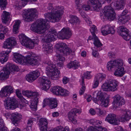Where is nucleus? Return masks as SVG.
<instances>
[{
    "label": "nucleus",
    "mask_w": 131,
    "mask_h": 131,
    "mask_svg": "<svg viewBox=\"0 0 131 131\" xmlns=\"http://www.w3.org/2000/svg\"><path fill=\"white\" fill-rule=\"evenodd\" d=\"M57 57L59 61H61L62 62L64 61L65 60L64 58L61 56L60 55L59 56H57Z\"/></svg>",
    "instance_id": "obj_52"
},
{
    "label": "nucleus",
    "mask_w": 131,
    "mask_h": 131,
    "mask_svg": "<svg viewBox=\"0 0 131 131\" xmlns=\"http://www.w3.org/2000/svg\"><path fill=\"white\" fill-rule=\"evenodd\" d=\"M52 100L49 106L50 108L51 109H53L56 108L57 106V103L55 99H52Z\"/></svg>",
    "instance_id": "obj_37"
},
{
    "label": "nucleus",
    "mask_w": 131,
    "mask_h": 131,
    "mask_svg": "<svg viewBox=\"0 0 131 131\" xmlns=\"http://www.w3.org/2000/svg\"><path fill=\"white\" fill-rule=\"evenodd\" d=\"M33 119L32 118H30L28 120L27 122V128H28V127H29L31 129V126L33 123Z\"/></svg>",
    "instance_id": "obj_47"
},
{
    "label": "nucleus",
    "mask_w": 131,
    "mask_h": 131,
    "mask_svg": "<svg viewBox=\"0 0 131 131\" xmlns=\"http://www.w3.org/2000/svg\"><path fill=\"white\" fill-rule=\"evenodd\" d=\"M62 81L63 83L66 84L69 81V79L66 77H64L63 78Z\"/></svg>",
    "instance_id": "obj_54"
},
{
    "label": "nucleus",
    "mask_w": 131,
    "mask_h": 131,
    "mask_svg": "<svg viewBox=\"0 0 131 131\" xmlns=\"http://www.w3.org/2000/svg\"><path fill=\"white\" fill-rule=\"evenodd\" d=\"M128 12V11L127 10L125 9L123 10L122 13L121 14V16H124Z\"/></svg>",
    "instance_id": "obj_62"
},
{
    "label": "nucleus",
    "mask_w": 131,
    "mask_h": 131,
    "mask_svg": "<svg viewBox=\"0 0 131 131\" xmlns=\"http://www.w3.org/2000/svg\"><path fill=\"white\" fill-rule=\"evenodd\" d=\"M120 34L123 38L126 40H129L130 39L131 36L129 34V31L126 28L123 26H121L119 27Z\"/></svg>",
    "instance_id": "obj_20"
},
{
    "label": "nucleus",
    "mask_w": 131,
    "mask_h": 131,
    "mask_svg": "<svg viewBox=\"0 0 131 131\" xmlns=\"http://www.w3.org/2000/svg\"><path fill=\"white\" fill-rule=\"evenodd\" d=\"M13 59L16 62L21 64H29L32 66L38 64L39 57L34 54H30L24 57L19 53H14L13 54Z\"/></svg>",
    "instance_id": "obj_3"
},
{
    "label": "nucleus",
    "mask_w": 131,
    "mask_h": 131,
    "mask_svg": "<svg viewBox=\"0 0 131 131\" xmlns=\"http://www.w3.org/2000/svg\"><path fill=\"white\" fill-rule=\"evenodd\" d=\"M37 12V10L35 9H28L25 15L23 16L24 20L28 22L33 21L35 18L36 17V14Z\"/></svg>",
    "instance_id": "obj_15"
},
{
    "label": "nucleus",
    "mask_w": 131,
    "mask_h": 131,
    "mask_svg": "<svg viewBox=\"0 0 131 131\" xmlns=\"http://www.w3.org/2000/svg\"><path fill=\"white\" fill-rule=\"evenodd\" d=\"M90 113L92 115H94L96 113L95 111L93 108H91L89 110Z\"/></svg>",
    "instance_id": "obj_61"
},
{
    "label": "nucleus",
    "mask_w": 131,
    "mask_h": 131,
    "mask_svg": "<svg viewBox=\"0 0 131 131\" xmlns=\"http://www.w3.org/2000/svg\"><path fill=\"white\" fill-rule=\"evenodd\" d=\"M72 35L71 30L69 28H63L61 31L59 32L58 37L59 39H67Z\"/></svg>",
    "instance_id": "obj_17"
},
{
    "label": "nucleus",
    "mask_w": 131,
    "mask_h": 131,
    "mask_svg": "<svg viewBox=\"0 0 131 131\" xmlns=\"http://www.w3.org/2000/svg\"><path fill=\"white\" fill-rule=\"evenodd\" d=\"M30 92V91H29L28 90H23L22 91V93L24 95L26 96L27 95V94H28V93L29 92Z\"/></svg>",
    "instance_id": "obj_60"
},
{
    "label": "nucleus",
    "mask_w": 131,
    "mask_h": 131,
    "mask_svg": "<svg viewBox=\"0 0 131 131\" xmlns=\"http://www.w3.org/2000/svg\"><path fill=\"white\" fill-rule=\"evenodd\" d=\"M52 99L51 98L45 99L43 101V107H44L45 106L47 105H49L51 102V101H52Z\"/></svg>",
    "instance_id": "obj_43"
},
{
    "label": "nucleus",
    "mask_w": 131,
    "mask_h": 131,
    "mask_svg": "<svg viewBox=\"0 0 131 131\" xmlns=\"http://www.w3.org/2000/svg\"><path fill=\"white\" fill-rule=\"evenodd\" d=\"M60 95L63 96H66L68 95L69 94V92L67 90L64 89L61 87L60 90Z\"/></svg>",
    "instance_id": "obj_41"
},
{
    "label": "nucleus",
    "mask_w": 131,
    "mask_h": 131,
    "mask_svg": "<svg viewBox=\"0 0 131 131\" xmlns=\"http://www.w3.org/2000/svg\"><path fill=\"white\" fill-rule=\"evenodd\" d=\"M91 3L93 5L94 9L96 11H97L98 9L100 8L101 3L98 0H89Z\"/></svg>",
    "instance_id": "obj_28"
},
{
    "label": "nucleus",
    "mask_w": 131,
    "mask_h": 131,
    "mask_svg": "<svg viewBox=\"0 0 131 131\" xmlns=\"http://www.w3.org/2000/svg\"><path fill=\"white\" fill-rule=\"evenodd\" d=\"M50 82L49 81L48 82H46L44 85H42L40 86L41 87L42 90H44L45 91L48 89L50 87Z\"/></svg>",
    "instance_id": "obj_40"
},
{
    "label": "nucleus",
    "mask_w": 131,
    "mask_h": 131,
    "mask_svg": "<svg viewBox=\"0 0 131 131\" xmlns=\"http://www.w3.org/2000/svg\"><path fill=\"white\" fill-rule=\"evenodd\" d=\"M4 125V124L3 122V119L0 117V127H3Z\"/></svg>",
    "instance_id": "obj_56"
},
{
    "label": "nucleus",
    "mask_w": 131,
    "mask_h": 131,
    "mask_svg": "<svg viewBox=\"0 0 131 131\" xmlns=\"http://www.w3.org/2000/svg\"><path fill=\"white\" fill-rule=\"evenodd\" d=\"M57 50L63 55L66 56L72 52L70 49L68 48L67 45L63 42L58 43L56 45Z\"/></svg>",
    "instance_id": "obj_11"
},
{
    "label": "nucleus",
    "mask_w": 131,
    "mask_h": 131,
    "mask_svg": "<svg viewBox=\"0 0 131 131\" xmlns=\"http://www.w3.org/2000/svg\"><path fill=\"white\" fill-rule=\"evenodd\" d=\"M21 23V21L19 20H17L15 23L13 29V31L15 34L18 32V27Z\"/></svg>",
    "instance_id": "obj_36"
},
{
    "label": "nucleus",
    "mask_w": 131,
    "mask_h": 131,
    "mask_svg": "<svg viewBox=\"0 0 131 131\" xmlns=\"http://www.w3.org/2000/svg\"><path fill=\"white\" fill-rule=\"evenodd\" d=\"M82 87L79 91V94L81 95L83 94L84 92L85 89V86H84V80L83 77L82 78Z\"/></svg>",
    "instance_id": "obj_39"
},
{
    "label": "nucleus",
    "mask_w": 131,
    "mask_h": 131,
    "mask_svg": "<svg viewBox=\"0 0 131 131\" xmlns=\"http://www.w3.org/2000/svg\"><path fill=\"white\" fill-rule=\"evenodd\" d=\"M39 82L40 83V86L42 85H44L46 83H47L50 81L49 80L45 77H40L38 78Z\"/></svg>",
    "instance_id": "obj_35"
},
{
    "label": "nucleus",
    "mask_w": 131,
    "mask_h": 131,
    "mask_svg": "<svg viewBox=\"0 0 131 131\" xmlns=\"http://www.w3.org/2000/svg\"><path fill=\"white\" fill-rule=\"evenodd\" d=\"M10 14L5 11H4L2 14V21L6 24L9 20Z\"/></svg>",
    "instance_id": "obj_27"
},
{
    "label": "nucleus",
    "mask_w": 131,
    "mask_h": 131,
    "mask_svg": "<svg viewBox=\"0 0 131 131\" xmlns=\"http://www.w3.org/2000/svg\"><path fill=\"white\" fill-rule=\"evenodd\" d=\"M39 124L41 131H47L48 122L47 120L44 118H41L39 120ZM61 126L52 129L49 131H61Z\"/></svg>",
    "instance_id": "obj_13"
},
{
    "label": "nucleus",
    "mask_w": 131,
    "mask_h": 131,
    "mask_svg": "<svg viewBox=\"0 0 131 131\" xmlns=\"http://www.w3.org/2000/svg\"><path fill=\"white\" fill-rule=\"evenodd\" d=\"M15 99L13 97H7L4 101V104L6 108L8 110H13L16 107L15 106L16 104Z\"/></svg>",
    "instance_id": "obj_16"
},
{
    "label": "nucleus",
    "mask_w": 131,
    "mask_h": 131,
    "mask_svg": "<svg viewBox=\"0 0 131 131\" xmlns=\"http://www.w3.org/2000/svg\"><path fill=\"white\" fill-rule=\"evenodd\" d=\"M62 7H58L57 10L52 13H48L45 14L46 19H39L32 24L30 29L33 31L39 33H43L47 28H49V22L47 19H49L51 22H57L61 18V15L63 12Z\"/></svg>",
    "instance_id": "obj_1"
},
{
    "label": "nucleus",
    "mask_w": 131,
    "mask_h": 131,
    "mask_svg": "<svg viewBox=\"0 0 131 131\" xmlns=\"http://www.w3.org/2000/svg\"><path fill=\"white\" fill-rule=\"evenodd\" d=\"M39 96V94L37 92H32L30 91L29 92L26 96L28 97L31 99H34L31 102L30 107L31 108H32L34 111L36 110L37 104L38 102V97Z\"/></svg>",
    "instance_id": "obj_12"
},
{
    "label": "nucleus",
    "mask_w": 131,
    "mask_h": 131,
    "mask_svg": "<svg viewBox=\"0 0 131 131\" xmlns=\"http://www.w3.org/2000/svg\"><path fill=\"white\" fill-rule=\"evenodd\" d=\"M117 129L118 131H126V129L124 130L123 128L121 126H118L117 127Z\"/></svg>",
    "instance_id": "obj_64"
},
{
    "label": "nucleus",
    "mask_w": 131,
    "mask_h": 131,
    "mask_svg": "<svg viewBox=\"0 0 131 131\" xmlns=\"http://www.w3.org/2000/svg\"><path fill=\"white\" fill-rule=\"evenodd\" d=\"M90 30L92 35V36H89V39L90 40L92 39H94L93 43L97 48L100 47L102 46V44L100 42L97 37L95 34V33H96L97 32L96 28L95 26L93 25L91 29Z\"/></svg>",
    "instance_id": "obj_14"
},
{
    "label": "nucleus",
    "mask_w": 131,
    "mask_h": 131,
    "mask_svg": "<svg viewBox=\"0 0 131 131\" xmlns=\"http://www.w3.org/2000/svg\"><path fill=\"white\" fill-rule=\"evenodd\" d=\"M46 64L47 65L46 68V73L47 75L50 77L52 80H57L60 76L59 71L51 61L46 62Z\"/></svg>",
    "instance_id": "obj_7"
},
{
    "label": "nucleus",
    "mask_w": 131,
    "mask_h": 131,
    "mask_svg": "<svg viewBox=\"0 0 131 131\" xmlns=\"http://www.w3.org/2000/svg\"><path fill=\"white\" fill-rule=\"evenodd\" d=\"M5 70H7L9 72V74L10 73V71H11L18 70V67L17 66H16L14 64L10 63H8L6 65V67L3 68Z\"/></svg>",
    "instance_id": "obj_26"
},
{
    "label": "nucleus",
    "mask_w": 131,
    "mask_h": 131,
    "mask_svg": "<svg viewBox=\"0 0 131 131\" xmlns=\"http://www.w3.org/2000/svg\"><path fill=\"white\" fill-rule=\"evenodd\" d=\"M4 33H5L7 32L8 31V29L6 27H3L1 30Z\"/></svg>",
    "instance_id": "obj_55"
},
{
    "label": "nucleus",
    "mask_w": 131,
    "mask_h": 131,
    "mask_svg": "<svg viewBox=\"0 0 131 131\" xmlns=\"http://www.w3.org/2000/svg\"><path fill=\"white\" fill-rule=\"evenodd\" d=\"M44 34V38L42 39V41L44 43L42 50L48 53L51 52L53 49L52 45L50 42L55 39V36L57 34L56 30L53 29L45 31Z\"/></svg>",
    "instance_id": "obj_4"
},
{
    "label": "nucleus",
    "mask_w": 131,
    "mask_h": 131,
    "mask_svg": "<svg viewBox=\"0 0 131 131\" xmlns=\"http://www.w3.org/2000/svg\"><path fill=\"white\" fill-rule=\"evenodd\" d=\"M84 76H82V77H83L84 79V78L88 79H89L90 78V72H86L84 74Z\"/></svg>",
    "instance_id": "obj_48"
},
{
    "label": "nucleus",
    "mask_w": 131,
    "mask_h": 131,
    "mask_svg": "<svg viewBox=\"0 0 131 131\" xmlns=\"http://www.w3.org/2000/svg\"><path fill=\"white\" fill-rule=\"evenodd\" d=\"M82 7L83 9L85 11L88 10L90 8V6L88 5H83L82 6Z\"/></svg>",
    "instance_id": "obj_49"
},
{
    "label": "nucleus",
    "mask_w": 131,
    "mask_h": 131,
    "mask_svg": "<svg viewBox=\"0 0 131 131\" xmlns=\"http://www.w3.org/2000/svg\"><path fill=\"white\" fill-rule=\"evenodd\" d=\"M16 44L15 38L9 37L6 39L3 44V47L9 49L7 51H3L0 53V61L3 63L6 61L8 59V54L11 52V49L13 46Z\"/></svg>",
    "instance_id": "obj_6"
},
{
    "label": "nucleus",
    "mask_w": 131,
    "mask_h": 131,
    "mask_svg": "<svg viewBox=\"0 0 131 131\" xmlns=\"http://www.w3.org/2000/svg\"><path fill=\"white\" fill-rule=\"evenodd\" d=\"M93 95V101L95 103L98 104V102L100 101L102 106L105 107L107 106L108 100L105 99L104 94L101 91L94 92Z\"/></svg>",
    "instance_id": "obj_8"
},
{
    "label": "nucleus",
    "mask_w": 131,
    "mask_h": 131,
    "mask_svg": "<svg viewBox=\"0 0 131 131\" xmlns=\"http://www.w3.org/2000/svg\"><path fill=\"white\" fill-rule=\"evenodd\" d=\"M131 116V113L129 111H125L124 112V115L121 117V121H123L124 120L126 121H129L130 119Z\"/></svg>",
    "instance_id": "obj_30"
},
{
    "label": "nucleus",
    "mask_w": 131,
    "mask_h": 131,
    "mask_svg": "<svg viewBox=\"0 0 131 131\" xmlns=\"http://www.w3.org/2000/svg\"><path fill=\"white\" fill-rule=\"evenodd\" d=\"M21 3L22 4L21 5L23 6H24L27 4V3L28 2H31L32 1L35 2L37 1V0H21Z\"/></svg>",
    "instance_id": "obj_45"
},
{
    "label": "nucleus",
    "mask_w": 131,
    "mask_h": 131,
    "mask_svg": "<svg viewBox=\"0 0 131 131\" xmlns=\"http://www.w3.org/2000/svg\"><path fill=\"white\" fill-rule=\"evenodd\" d=\"M79 64L78 62L76 60L71 62L67 65V67L69 68H74V69H76L79 67Z\"/></svg>",
    "instance_id": "obj_34"
},
{
    "label": "nucleus",
    "mask_w": 131,
    "mask_h": 131,
    "mask_svg": "<svg viewBox=\"0 0 131 131\" xmlns=\"http://www.w3.org/2000/svg\"><path fill=\"white\" fill-rule=\"evenodd\" d=\"M58 7H61L59 6H56L54 7L52 4H51L50 3L49 4L47 9H48V10H49V11H51V13H52L53 12L57 10Z\"/></svg>",
    "instance_id": "obj_38"
},
{
    "label": "nucleus",
    "mask_w": 131,
    "mask_h": 131,
    "mask_svg": "<svg viewBox=\"0 0 131 131\" xmlns=\"http://www.w3.org/2000/svg\"><path fill=\"white\" fill-rule=\"evenodd\" d=\"M124 20V22L126 23L130 19V17L129 15H127L123 16Z\"/></svg>",
    "instance_id": "obj_51"
},
{
    "label": "nucleus",
    "mask_w": 131,
    "mask_h": 131,
    "mask_svg": "<svg viewBox=\"0 0 131 131\" xmlns=\"http://www.w3.org/2000/svg\"><path fill=\"white\" fill-rule=\"evenodd\" d=\"M97 129L93 127L90 126L88 128V131H107L106 129L105 128H102L101 126H96Z\"/></svg>",
    "instance_id": "obj_31"
},
{
    "label": "nucleus",
    "mask_w": 131,
    "mask_h": 131,
    "mask_svg": "<svg viewBox=\"0 0 131 131\" xmlns=\"http://www.w3.org/2000/svg\"><path fill=\"white\" fill-rule=\"evenodd\" d=\"M125 103V101L124 98L122 97L121 99L118 101L116 104L119 106H121L122 105H124Z\"/></svg>",
    "instance_id": "obj_46"
},
{
    "label": "nucleus",
    "mask_w": 131,
    "mask_h": 131,
    "mask_svg": "<svg viewBox=\"0 0 131 131\" xmlns=\"http://www.w3.org/2000/svg\"><path fill=\"white\" fill-rule=\"evenodd\" d=\"M117 82L115 80H110L102 86V89L105 91H114L117 90Z\"/></svg>",
    "instance_id": "obj_10"
},
{
    "label": "nucleus",
    "mask_w": 131,
    "mask_h": 131,
    "mask_svg": "<svg viewBox=\"0 0 131 131\" xmlns=\"http://www.w3.org/2000/svg\"><path fill=\"white\" fill-rule=\"evenodd\" d=\"M108 56L110 58L112 59V58H115V54L113 52H109L108 54Z\"/></svg>",
    "instance_id": "obj_53"
},
{
    "label": "nucleus",
    "mask_w": 131,
    "mask_h": 131,
    "mask_svg": "<svg viewBox=\"0 0 131 131\" xmlns=\"http://www.w3.org/2000/svg\"><path fill=\"white\" fill-rule=\"evenodd\" d=\"M9 72L7 70H5L3 68L2 72L0 74V80L3 81L6 80L9 77Z\"/></svg>",
    "instance_id": "obj_29"
},
{
    "label": "nucleus",
    "mask_w": 131,
    "mask_h": 131,
    "mask_svg": "<svg viewBox=\"0 0 131 131\" xmlns=\"http://www.w3.org/2000/svg\"><path fill=\"white\" fill-rule=\"evenodd\" d=\"M16 93L17 96L18 97V98H20L21 97V94L19 91L18 90H17L16 91Z\"/></svg>",
    "instance_id": "obj_63"
},
{
    "label": "nucleus",
    "mask_w": 131,
    "mask_h": 131,
    "mask_svg": "<svg viewBox=\"0 0 131 131\" xmlns=\"http://www.w3.org/2000/svg\"><path fill=\"white\" fill-rule=\"evenodd\" d=\"M70 23L71 24L74 25L75 24H79L80 21L78 18L76 16H71V18L69 21Z\"/></svg>",
    "instance_id": "obj_33"
},
{
    "label": "nucleus",
    "mask_w": 131,
    "mask_h": 131,
    "mask_svg": "<svg viewBox=\"0 0 131 131\" xmlns=\"http://www.w3.org/2000/svg\"><path fill=\"white\" fill-rule=\"evenodd\" d=\"M125 0H117V1L112 3L111 6H105L103 10L104 17L100 15L101 17L104 19H107L110 20H113L116 18V14L112 7L113 6L116 9L119 10L123 8Z\"/></svg>",
    "instance_id": "obj_2"
},
{
    "label": "nucleus",
    "mask_w": 131,
    "mask_h": 131,
    "mask_svg": "<svg viewBox=\"0 0 131 131\" xmlns=\"http://www.w3.org/2000/svg\"><path fill=\"white\" fill-rule=\"evenodd\" d=\"M75 3L76 5H77V6L78 7L80 6L81 2H82V0H75Z\"/></svg>",
    "instance_id": "obj_57"
},
{
    "label": "nucleus",
    "mask_w": 131,
    "mask_h": 131,
    "mask_svg": "<svg viewBox=\"0 0 131 131\" xmlns=\"http://www.w3.org/2000/svg\"><path fill=\"white\" fill-rule=\"evenodd\" d=\"M93 52L92 54L95 57H96L97 56V52L96 50H95L94 49H92Z\"/></svg>",
    "instance_id": "obj_59"
},
{
    "label": "nucleus",
    "mask_w": 131,
    "mask_h": 131,
    "mask_svg": "<svg viewBox=\"0 0 131 131\" xmlns=\"http://www.w3.org/2000/svg\"><path fill=\"white\" fill-rule=\"evenodd\" d=\"M122 97L118 94L116 95L113 97L114 102V104H116L118 101L121 99Z\"/></svg>",
    "instance_id": "obj_44"
},
{
    "label": "nucleus",
    "mask_w": 131,
    "mask_h": 131,
    "mask_svg": "<svg viewBox=\"0 0 131 131\" xmlns=\"http://www.w3.org/2000/svg\"><path fill=\"white\" fill-rule=\"evenodd\" d=\"M13 92V89L10 85L6 86L3 88L0 91V96L4 98L9 96Z\"/></svg>",
    "instance_id": "obj_18"
},
{
    "label": "nucleus",
    "mask_w": 131,
    "mask_h": 131,
    "mask_svg": "<svg viewBox=\"0 0 131 131\" xmlns=\"http://www.w3.org/2000/svg\"><path fill=\"white\" fill-rule=\"evenodd\" d=\"M13 123L15 126L17 125L18 121L21 118V116L17 113H13L11 117Z\"/></svg>",
    "instance_id": "obj_24"
},
{
    "label": "nucleus",
    "mask_w": 131,
    "mask_h": 131,
    "mask_svg": "<svg viewBox=\"0 0 131 131\" xmlns=\"http://www.w3.org/2000/svg\"><path fill=\"white\" fill-rule=\"evenodd\" d=\"M19 38L20 42L23 46L30 49L33 48L35 44H37L38 42V41L37 40L36 42H34L24 34L19 35Z\"/></svg>",
    "instance_id": "obj_9"
},
{
    "label": "nucleus",
    "mask_w": 131,
    "mask_h": 131,
    "mask_svg": "<svg viewBox=\"0 0 131 131\" xmlns=\"http://www.w3.org/2000/svg\"><path fill=\"white\" fill-rule=\"evenodd\" d=\"M105 77V75H102L101 74L96 75L95 77L94 81L93 88H95L98 85L99 82H101L103 79H104Z\"/></svg>",
    "instance_id": "obj_25"
},
{
    "label": "nucleus",
    "mask_w": 131,
    "mask_h": 131,
    "mask_svg": "<svg viewBox=\"0 0 131 131\" xmlns=\"http://www.w3.org/2000/svg\"><path fill=\"white\" fill-rule=\"evenodd\" d=\"M123 62L121 59H118L114 61H111L108 62L107 68L109 71H112L116 69L114 74L117 77H122L125 73L124 68L122 67Z\"/></svg>",
    "instance_id": "obj_5"
},
{
    "label": "nucleus",
    "mask_w": 131,
    "mask_h": 131,
    "mask_svg": "<svg viewBox=\"0 0 131 131\" xmlns=\"http://www.w3.org/2000/svg\"><path fill=\"white\" fill-rule=\"evenodd\" d=\"M105 121L111 124L118 125L119 123V120L117 118L114 114H109L106 117Z\"/></svg>",
    "instance_id": "obj_22"
},
{
    "label": "nucleus",
    "mask_w": 131,
    "mask_h": 131,
    "mask_svg": "<svg viewBox=\"0 0 131 131\" xmlns=\"http://www.w3.org/2000/svg\"><path fill=\"white\" fill-rule=\"evenodd\" d=\"M81 112V109H78L76 108L72 109L68 113V116L69 119L73 123L75 124L77 122V121L75 118L76 114L78 113L79 114Z\"/></svg>",
    "instance_id": "obj_19"
},
{
    "label": "nucleus",
    "mask_w": 131,
    "mask_h": 131,
    "mask_svg": "<svg viewBox=\"0 0 131 131\" xmlns=\"http://www.w3.org/2000/svg\"><path fill=\"white\" fill-rule=\"evenodd\" d=\"M115 31L114 28L108 25L105 26L101 29V32L104 36H106L109 34H114Z\"/></svg>",
    "instance_id": "obj_23"
},
{
    "label": "nucleus",
    "mask_w": 131,
    "mask_h": 131,
    "mask_svg": "<svg viewBox=\"0 0 131 131\" xmlns=\"http://www.w3.org/2000/svg\"><path fill=\"white\" fill-rule=\"evenodd\" d=\"M57 67H58V68L60 69L61 68V67H62L63 66V62H59L57 63Z\"/></svg>",
    "instance_id": "obj_58"
},
{
    "label": "nucleus",
    "mask_w": 131,
    "mask_h": 131,
    "mask_svg": "<svg viewBox=\"0 0 131 131\" xmlns=\"http://www.w3.org/2000/svg\"><path fill=\"white\" fill-rule=\"evenodd\" d=\"M118 21L119 23H122L123 24H124L125 23L124 22V20L123 16H121L119 17L118 19Z\"/></svg>",
    "instance_id": "obj_50"
},
{
    "label": "nucleus",
    "mask_w": 131,
    "mask_h": 131,
    "mask_svg": "<svg viewBox=\"0 0 131 131\" xmlns=\"http://www.w3.org/2000/svg\"><path fill=\"white\" fill-rule=\"evenodd\" d=\"M0 7L2 9H5L7 4L6 0H0Z\"/></svg>",
    "instance_id": "obj_42"
},
{
    "label": "nucleus",
    "mask_w": 131,
    "mask_h": 131,
    "mask_svg": "<svg viewBox=\"0 0 131 131\" xmlns=\"http://www.w3.org/2000/svg\"><path fill=\"white\" fill-rule=\"evenodd\" d=\"M40 75L38 71L36 70L30 73L26 76L25 78L26 80L30 82H32L37 78Z\"/></svg>",
    "instance_id": "obj_21"
},
{
    "label": "nucleus",
    "mask_w": 131,
    "mask_h": 131,
    "mask_svg": "<svg viewBox=\"0 0 131 131\" xmlns=\"http://www.w3.org/2000/svg\"><path fill=\"white\" fill-rule=\"evenodd\" d=\"M61 87L59 86H56L53 87L50 89L51 91L53 94L56 95H60Z\"/></svg>",
    "instance_id": "obj_32"
}]
</instances>
